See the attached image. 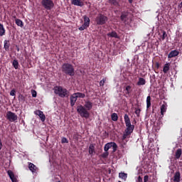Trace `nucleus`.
Returning <instances> with one entry per match:
<instances>
[{
    "mask_svg": "<svg viewBox=\"0 0 182 182\" xmlns=\"http://www.w3.org/2000/svg\"><path fill=\"white\" fill-rule=\"evenodd\" d=\"M173 181V182H181V173L179 172V171H176L174 173Z\"/></svg>",
    "mask_w": 182,
    "mask_h": 182,
    "instance_id": "f8f14e48",
    "label": "nucleus"
},
{
    "mask_svg": "<svg viewBox=\"0 0 182 182\" xmlns=\"http://www.w3.org/2000/svg\"><path fill=\"white\" fill-rule=\"evenodd\" d=\"M4 145L2 144V140L0 139V150H2V147Z\"/></svg>",
    "mask_w": 182,
    "mask_h": 182,
    "instance_id": "c03bdc74",
    "label": "nucleus"
},
{
    "mask_svg": "<svg viewBox=\"0 0 182 182\" xmlns=\"http://www.w3.org/2000/svg\"><path fill=\"white\" fill-rule=\"evenodd\" d=\"M88 153L90 154V156H93V154H95V153H96V151L95 150V144H91L89 146V149H88Z\"/></svg>",
    "mask_w": 182,
    "mask_h": 182,
    "instance_id": "f3484780",
    "label": "nucleus"
},
{
    "mask_svg": "<svg viewBox=\"0 0 182 182\" xmlns=\"http://www.w3.org/2000/svg\"><path fill=\"white\" fill-rule=\"evenodd\" d=\"M181 154H182L181 149H178L175 153V159L176 160H178V159H180V157H181Z\"/></svg>",
    "mask_w": 182,
    "mask_h": 182,
    "instance_id": "b1692460",
    "label": "nucleus"
},
{
    "mask_svg": "<svg viewBox=\"0 0 182 182\" xmlns=\"http://www.w3.org/2000/svg\"><path fill=\"white\" fill-rule=\"evenodd\" d=\"M6 31L4 27V24L0 23V36H4L6 33Z\"/></svg>",
    "mask_w": 182,
    "mask_h": 182,
    "instance_id": "bb28decb",
    "label": "nucleus"
},
{
    "mask_svg": "<svg viewBox=\"0 0 182 182\" xmlns=\"http://www.w3.org/2000/svg\"><path fill=\"white\" fill-rule=\"evenodd\" d=\"M131 93H132V86L127 85L125 87V96H126V97H127V96H129Z\"/></svg>",
    "mask_w": 182,
    "mask_h": 182,
    "instance_id": "4be33fe9",
    "label": "nucleus"
},
{
    "mask_svg": "<svg viewBox=\"0 0 182 182\" xmlns=\"http://www.w3.org/2000/svg\"><path fill=\"white\" fill-rule=\"evenodd\" d=\"M170 63H166L164 65L163 72L164 73H167L170 70Z\"/></svg>",
    "mask_w": 182,
    "mask_h": 182,
    "instance_id": "a878e982",
    "label": "nucleus"
},
{
    "mask_svg": "<svg viewBox=\"0 0 182 182\" xmlns=\"http://www.w3.org/2000/svg\"><path fill=\"white\" fill-rule=\"evenodd\" d=\"M77 112L79 113L81 117H85V119H89L90 114L89 111L83 107V105H80L77 107Z\"/></svg>",
    "mask_w": 182,
    "mask_h": 182,
    "instance_id": "39448f33",
    "label": "nucleus"
},
{
    "mask_svg": "<svg viewBox=\"0 0 182 182\" xmlns=\"http://www.w3.org/2000/svg\"><path fill=\"white\" fill-rule=\"evenodd\" d=\"M54 93L58 95L59 97H68L69 96V92L62 86H56L54 89Z\"/></svg>",
    "mask_w": 182,
    "mask_h": 182,
    "instance_id": "7ed1b4c3",
    "label": "nucleus"
},
{
    "mask_svg": "<svg viewBox=\"0 0 182 182\" xmlns=\"http://www.w3.org/2000/svg\"><path fill=\"white\" fill-rule=\"evenodd\" d=\"M124 120L125 122V125L127 128L125 129L124 132L122 135V140H126L127 139H129V137H130L132 133H133L134 130V125L132 124V122H130V117L127 114H124Z\"/></svg>",
    "mask_w": 182,
    "mask_h": 182,
    "instance_id": "f257e3e1",
    "label": "nucleus"
},
{
    "mask_svg": "<svg viewBox=\"0 0 182 182\" xmlns=\"http://www.w3.org/2000/svg\"><path fill=\"white\" fill-rule=\"evenodd\" d=\"M136 85L138 86H144L146 85V80L143 77H139Z\"/></svg>",
    "mask_w": 182,
    "mask_h": 182,
    "instance_id": "5701e85b",
    "label": "nucleus"
},
{
    "mask_svg": "<svg viewBox=\"0 0 182 182\" xmlns=\"http://www.w3.org/2000/svg\"><path fill=\"white\" fill-rule=\"evenodd\" d=\"M119 182H122V181H119Z\"/></svg>",
    "mask_w": 182,
    "mask_h": 182,
    "instance_id": "8fccbe9b",
    "label": "nucleus"
},
{
    "mask_svg": "<svg viewBox=\"0 0 182 182\" xmlns=\"http://www.w3.org/2000/svg\"><path fill=\"white\" fill-rule=\"evenodd\" d=\"M12 65L14 66V69H18L19 62H18V60H14L12 63Z\"/></svg>",
    "mask_w": 182,
    "mask_h": 182,
    "instance_id": "473e14b6",
    "label": "nucleus"
},
{
    "mask_svg": "<svg viewBox=\"0 0 182 182\" xmlns=\"http://www.w3.org/2000/svg\"><path fill=\"white\" fill-rule=\"evenodd\" d=\"M16 25H17V26H20V28H23V22L19 18L16 19Z\"/></svg>",
    "mask_w": 182,
    "mask_h": 182,
    "instance_id": "7c9ffc66",
    "label": "nucleus"
},
{
    "mask_svg": "<svg viewBox=\"0 0 182 182\" xmlns=\"http://www.w3.org/2000/svg\"><path fill=\"white\" fill-rule=\"evenodd\" d=\"M147 181H149V176L146 175L144 177V182H147Z\"/></svg>",
    "mask_w": 182,
    "mask_h": 182,
    "instance_id": "79ce46f5",
    "label": "nucleus"
},
{
    "mask_svg": "<svg viewBox=\"0 0 182 182\" xmlns=\"http://www.w3.org/2000/svg\"><path fill=\"white\" fill-rule=\"evenodd\" d=\"M74 94L76 96L77 99H85V97H86V95L83 92H75Z\"/></svg>",
    "mask_w": 182,
    "mask_h": 182,
    "instance_id": "393cba45",
    "label": "nucleus"
},
{
    "mask_svg": "<svg viewBox=\"0 0 182 182\" xmlns=\"http://www.w3.org/2000/svg\"><path fill=\"white\" fill-rule=\"evenodd\" d=\"M108 19L107 16L100 14L96 18L97 25H105Z\"/></svg>",
    "mask_w": 182,
    "mask_h": 182,
    "instance_id": "0eeeda50",
    "label": "nucleus"
},
{
    "mask_svg": "<svg viewBox=\"0 0 182 182\" xmlns=\"http://www.w3.org/2000/svg\"><path fill=\"white\" fill-rule=\"evenodd\" d=\"M179 6L182 7V1H181V4H179Z\"/></svg>",
    "mask_w": 182,
    "mask_h": 182,
    "instance_id": "09e8293b",
    "label": "nucleus"
},
{
    "mask_svg": "<svg viewBox=\"0 0 182 182\" xmlns=\"http://www.w3.org/2000/svg\"><path fill=\"white\" fill-rule=\"evenodd\" d=\"M127 16H129V12H124L123 11L121 14L120 19L122 22H127Z\"/></svg>",
    "mask_w": 182,
    "mask_h": 182,
    "instance_id": "a211bd4d",
    "label": "nucleus"
},
{
    "mask_svg": "<svg viewBox=\"0 0 182 182\" xmlns=\"http://www.w3.org/2000/svg\"><path fill=\"white\" fill-rule=\"evenodd\" d=\"M129 4H133V0H128Z\"/></svg>",
    "mask_w": 182,
    "mask_h": 182,
    "instance_id": "de8ad7c7",
    "label": "nucleus"
},
{
    "mask_svg": "<svg viewBox=\"0 0 182 182\" xmlns=\"http://www.w3.org/2000/svg\"><path fill=\"white\" fill-rule=\"evenodd\" d=\"M106 82V78H103L100 82V86H105V83Z\"/></svg>",
    "mask_w": 182,
    "mask_h": 182,
    "instance_id": "ea45409f",
    "label": "nucleus"
},
{
    "mask_svg": "<svg viewBox=\"0 0 182 182\" xmlns=\"http://www.w3.org/2000/svg\"><path fill=\"white\" fill-rule=\"evenodd\" d=\"M28 168L33 174L38 173V166L33 164L32 162H28Z\"/></svg>",
    "mask_w": 182,
    "mask_h": 182,
    "instance_id": "9d476101",
    "label": "nucleus"
},
{
    "mask_svg": "<svg viewBox=\"0 0 182 182\" xmlns=\"http://www.w3.org/2000/svg\"><path fill=\"white\" fill-rule=\"evenodd\" d=\"M10 96H16V90H15V89L11 90L10 92Z\"/></svg>",
    "mask_w": 182,
    "mask_h": 182,
    "instance_id": "58836bf2",
    "label": "nucleus"
},
{
    "mask_svg": "<svg viewBox=\"0 0 182 182\" xmlns=\"http://www.w3.org/2000/svg\"><path fill=\"white\" fill-rule=\"evenodd\" d=\"M151 107V97L148 96L146 97V109H149Z\"/></svg>",
    "mask_w": 182,
    "mask_h": 182,
    "instance_id": "c85d7f7f",
    "label": "nucleus"
},
{
    "mask_svg": "<svg viewBox=\"0 0 182 182\" xmlns=\"http://www.w3.org/2000/svg\"><path fill=\"white\" fill-rule=\"evenodd\" d=\"M108 2L113 6H120V0H108Z\"/></svg>",
    "mask_w": 182,
    "mask_h": 182,
    "instance_id": "aec40b11",
    "label": "nucleus"
},
{
    "mask_svg": "<svg viewBox=\"0 0 182 182\" xmlns=\"http://www.w3.org/2000/svg\"><path fill=\"white\" fill-rule=\"evenodd\" d=\"M107 36H109L110 38H119V36L117 35V33H116V31H112L111 33H108Z\"/></svg>",
    "mask_w": 182,
    "mask_h": 182,
    "instance_id": "c756f323",
    "label": "nucleus"
},
{
    "mask_svg": "<svg viewBox=\"0 0 182 182\" xmlns=\"http://www.w3.org/2000/svg\"><path fill=\"white\" fill-rule=\"evenodd\" d=\"M41 4V6L46 11H52L55 8V3L53 0H42Z\"/></svg>",
    "mask_w": 182,
    "mask_h": 182,
    "instance_id": "20e7f679",
    "label": "nucleus"
},
{
    "mask_svg": "<svg viewBox=\"0 0 182 182\" xmlns=\"http://www.w3.org/2000/svg\"><path fill=\"white\" fill-rule=\"evenodd\" d=\"M4 43V48L6 52L9 51V47L11 46V43L9 42V40H5Z\"/></svg>",
    "mask_w": 182,
    "mask_h": 182,
    "instance_id": "412c9836",
    "label": "nucleus"
},
{
    "mask_svg": "<svg viewBox=\"0 0 182 182\" xmlns=\"http://www.w3.org/2000/svg\"><path fill=\"white\" fill-rule=\"evenodd\" d=\"M8 176L10 177V179L11 180L12 182H18V179L15 177V174L14 172L11 170H9L7 171Z\"/></svg>",
    "mask_w": 182,
    "mask_h": 182,
    "instance_id": "2eb2a0df",
    "label": "nucleus"
},
{
    "mask_svg": "<svg viewBox=\"0 0 182 182\" xmlns=\"http://www.w3.org/2000/svg\"><path fill=\"white\" fill-rule=\"evenodd\" d=\"M16 48L17 52H19V46H16Z\"/></svg>",
    "mask_w": 182,
    "mask_h": 182,
    "instance_id": "49530a36",
    "label": "nucleus"
},
{
    "mask_svg": "<svg viewBox=\"0 0 182 182\" xmlns=\"http://www.w3.org/2000/svg\"><path fill=\"white\" fill-rule=\"evenodd\" d=\"M72 5H75L76 6H83L84 4L82 0H71Z\"/></svg>",
    "mask_w": 182,
    "mask_h": 182,
    "instance_id": "6ab92c4d",
    "label": "nucleus"
},
{
    "mask_svg": "<svg viewBox=\"0 0 182 182\" xmlns=\"http://www.w3.org/2000/svg\"><path fill=\"white\" fill-rule=\"evenodd\" d=\"M138 182H143V178L141 176L138 177Z\"/></svg>",
    "mask_w": 182,
    "mask_h": 182,
    "instance_id": "a18cd8bd",
    "label": "nucleus"
},
{
    "mask_svg": "<svg viewBox=\"0 0 182 182\" xmlns=\"http://www.w3.org/2000/svg\"><path fill=\"white\" fill-rule=\"evenodd\" d=\"M77 101V97H76L75 93L71 95L70 97V103L71 107H73V106H75V104L76 103Z\"/></svg>",
    "mask_w": 182,
    "mask_h": 182,
    "instance_id": "ddd939ff",
    "label": "nucleus"
},
{
    "mask_svg": "<svg viewBox=\"0 0 182 182\" xmlns=\"http://www.w3.org/2000/svg\"><path fill=\"white\" fill-rule=\"evenodd\" d=\"M83 107H85L87 110H92V109L93 108V102L87 100L85 102V105L83 106Z\"/></svg>",
    "mask_w": 182,
    "mask_h": 182,
    "instance_id": "4468645a",
    "label": "nucleus"
},
{
    "mask_svg": "<svg viewBox=\"0 0 182 182\" xmlns=\"http://www.w3.org/2000/svg\"><path fill=\"white\" fill-rule=\"evenodd\" d=\"M111 119L113 120V122H117L119 119V116H117V114L114 112L111 114Z\"/></svg>",
    "mask_w": 182,
    "mask_h": 182,
    "instance_id": "2f4dec72",
    "label": "nucleus"
},
{
    "mask_svg": "<svg viewBox=\"0 0 182 182\" xmlns=\"http://www.w3.org/2000/svg\"><path fill=\"white\" fill-rule=\"evenodd\" d=\"M155 68H156V69H159V68H160V63H155Z\"/></svg>",
    "mask_w": 182,
    "mask_h": 182,
    "instance_id": "37998d69",
    "label": "nucleus"
},
{
    "mask_svg": "<svg viewBox=\"0 0 182 182\" xmlns=\"http://www.w3.org/2000/svg\"><path fill=\"white\" fill-rule=\"evenodd\" d=\"M6 118L9 122H16V120H18V115H16V114L14 112L8 111L6 114Z\"/></svg>",
    "mask_w": 182,
    "mask_h": 182,
    "instance_id": "6e6552de",
    "label": "nucleus"
},
{
    "mask_svg": "<svg viewBox=\"0 0 182 182\" xmlns=\"http://www.w3.org/2000/svg\"><path fill=\"white\" fill-rule=\"evenodd\" d=\"M100 157H102V159H107V157H109V151H105L103 154L100 155Z\"/></svg>",
    "mask_w": 182,
    "mask_h": 182,
    "instance_id": "f704fd0d",
    "label": "nucleus"
},
{
    "mask_svg": "<svg viewBox=\"0 0 182 182\" xmlns=\"http://www.w3.org/2000/svg\"><path fill=\"white\" fill-rule=\"evenodd\" d=\"M34 114H36L37 116H39L41 122H45V120H46V117L43 114V112H42L41 110L35 111Z\"/></svg>",
    "mask_w": 182,
    "mask_h": 182,
    "instance_id": "9b49d317",
    "label": "nucleus"
},
{
    "mask_svg": "<svg viewBox=\"0 0 182 182\" xmlns=\"http://www.w3.org/2000/svg\"><path fill=\"white\" fill-rule=\"evenodd\" d=\"M84 23L78 28L79 31H85L90 26V18L87 16H83Z\"/></svg>",
    "mask_w": 182,
    "mask_h": 182,
    "instance_id": "423d86ee",
    "label": "nucleus"
},
{
    "mask_svg": "<svg viewBox=\"0 0 182 182\" xmlns=\"http://www.w3.org/2000/svg\"><path fill=\"white\" fill-rule=\"evenodd\" d=\"M161 40L164 41V39H166V38H167V33H166L165 31H162V36H161Z\"/></svg>",
    "mask_w": 182,
    "mask_h": 182,
    "instance_id": "c9c22d12",
    "label": "nucleus"
},
{
    "mask_svg": "<svg viewBox=\"0 0 182 182\" xmlns=\"http://www.w3.org/2000/svg\"><path fill=\"white\" fill-rule=\"evenodd\" d=\"M166 110H167V107H166V105H162L161 107V113L162 116H164V113H166Z\"/></svg>",
    "mask_w": 182,
    "mask_h": 182,
    "instance_id": "72a5a7b5",
    "label": "nucleus"
},
{
    "mask_svg": "<svg viewBox=\"0 0 182 182\" xmlns=\"http://www.w3.org/2000/svg\"><path fill=\"white\" fill-rule=\"evenodd\" d=\"M119 178H122V180H124V181H126L127 179V173L124 172H121L119 173Z\"/></svg>",
    "mask_w": 182,
    "mask_h": 182,
    "instance_id": "cd10ccee",
    "label": "nucleus"
},
{
    "mask_svg": "<svg viewBox=\"0 0 182 182\" xmlns=\"http://www.w3.org/2000/svg\"><path fill=\"white\" fill-rule=\"evenodd\" d=\"M113 149V152L114 153L117 150V144L115 142H109L107 143L104 146L105 151H109V149Z\"/></svg>",
    "mask_w": 182,
    "mask_h": 182,
    "instance_id": "1a4fd4ad",
    "label": "nucleus"
},
{
    "mask_svg": "<svg viewBox=\"0 0 182 182\" xmlns=\"http://www.w3.org/2000/svg\"><path fill=\"white\" fill-rule=\"evenodd\" d=\"M31 95H32V97H36L38 92H36V90H31Z\"/></svg>",
    "mask_w": 182,
    "mask_h": 182,
    "instance_id": "4c0bfd02",
    "label": "nucleus"
},
{
    "mask_svg": "<svg viewBox=\"0 0 182 182\" xmlns=\"http://www.w3.org/2000/svg\"><path fill=\"white\" fill-rule=\"evenodd\" d=\"M61 70L65 75L75 76V67L69 63H64L61 66Z\"/></svg>",
    "mask_w": 182,
    "mask_h": 182,
    "instance_id": "f03ea898",
    "label": "nucleus"
},
{
    "mask_svg": "<svg viewBox=\"0 0 182 182\" xmlns=\"http://www.w3.org/2000/svg\"><path fill=\"white\" fill-rule=\"evenodd\" d=\"M140 112H141L140 108H135V114H136L137 117H140Z\"/></svg>",
    "mask_w": 182,
    "mask_h": 182,
    "instance_id": "e433bc0d",
    "label": "nucleus"
},
{
    "mask_svg": "<svg viewBox=\"0 0 182 182\" xmlns=\"http://www.w3.org/2000/svg\"><path fill=\"white\" fill-rule=\"evenodd\" d=\"M61 143H69V141H68V139H66L65 137H63L61 139Z\"/></svg>",
    "mask_w": 182,
    "mask_h": 182,
    "instance_id": "a19ab883",
    "label": "nucleus"
},
{
    "mask_svg": "<svg viewBox=\"0 0 182 182\" xmlns=\"http://www.w3.org/2000/svg\"><path fill=\"white\" fill-rule=\"evenodd\" d=\"M180 53L177 50H173L169 53L168 55V58L171 59V58H176V56H178Z\"/></svg>",
    "mask_w": 182,
    "mask_h": 182,
    "instance_id": "dca6fc26",
    "label": "nucleus"
}]
</instances>
